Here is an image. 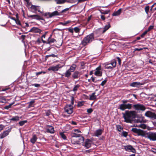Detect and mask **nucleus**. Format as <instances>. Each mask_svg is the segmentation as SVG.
<instances>
[{
    "mask_svg": "<svg viewBox=\"0 0 156 156\" xmlns=\"http://www.w3.org/2000/svg\"><path fill=\"white\" fill-rule=\"evenodd\" d=\"M136 114L135 111H126L125 113H122L124 121L126 122H130L133 118H134Z\"/></svg>",
    "mask_w": 156,
    "mask_h": 156,
    "instance_id": "nucleus-1",
    "label": "nucleus"
},
{
    "mask_svg": "<svg viewBox=\"0 0 156 156\" xmlns=\"http://www.w3.org/2000/svg\"><path fill=\"white\" fill-rule=\"evenodd\" d=\"M94 38L93 33L87 35L82 41L81 44L83 46H85L90 43L94 40Z\"/></svg>",
    "mask_w": 156,
    "mask_h": 156,
    "instance_id": "nucleus-2",
    "label": "nucleus"
},
{
    "mask_svg": "<svg viewBox=\"0 0 156 156\" xmlns=\"http://www.w3.org/2000/svg\"><path fill=\"white\" fill-rule=\"evenodd\" d=\"M80 139L82 141V143H83V145L86 148H88L90 147L92 141L90 140L87 139L85 140L84 137H81Z\"/></svg>",
    "mask_w": 156,
    "mask_h": 156,
    "instance_id": "nucleus-3",
    "label": "nucleus"
},
{
    "mask_svg": "<svg viewBox=\"0 0 156 156\" xmlns=\"http://www.w3.org/2000/svg\"><path fill=\"white\" fill-rule=\"evenodd\" d=\"M60 15V13L58 12L57 11H55L52 12H47L44 13V16H46L47 18H51L53 16H59Z\"/></svg>",
    "mask_w": 156,
    "mask_h": 156,
    "instance_id": "nucleus-4",
    "label": "nucleus"
},
{
    "mask_svg": "<svg viewBox=\"0 0 156 156\" xmlns=\"http://www.w3.org/2000/svg\"><path fill=\"white\" fill-rule=\"evenodd\" d=\"M134 109L139 112L144 111L146 108L145 106L141 104H136L133 105Z\"/></svg>",
    "mask_w": 156,
    "mask_h": 156,
    "instance_id": "nucleus-5",
    "label": "nucleus"
},
{
    "mask_svg": "<svg viewBox=\"0 0 156 156\" xmlns=\"http://www.w3.org/2000/svg\"><path fill=\"white\" fill-rule=\"evenodd\" d=\"M131 131L135 134V136H144V133L143 131L140 129H138L135 128H132Z\"/></svg>",
    "mask_w": 156,
    "mask_h": 156,
    "instance_id": "nucleus-6",
    "label": "nucleus"
},
{
    "mask_svg": "<svg viewBox=\"0 0 156 156\" xmlns=\"http://www.w3.org/2000/svg\"><path fill=\"white\" fill-rule=\"evenodd\" d=\"M73 106L71 105H67L64 107L65 112L69 114H70L73 112Z\"/></svg>",
    "mask_w": 156,
    "mask_h": 156,
    "instance_id": "nucleus-7",
    "label": "nucleus"
},
{
    "mask_svg": "<svg viewBox=\"0 0 156 156\" xmlns=\"http://www.w3.org/2000/svg\"><path fill=\"white\" fill-rule=\"evenodd\" d=\"M132 107V105L130 104H121L119 105V108L122 111L126 109H130Z\"/></svg>",
    "mask_w": 156,
    "mask_h": 156,
    "instance_id": "nucleus-8",
    "label": "nucleus"
},
{
    "mask_svg": "<svg viewBox=\"0 0 156 156\" xmlns=\"http://www.w3.org/2000/svg\"><path fill=\"white\" fill-rule=\"evenodd\" d=\"M124 149L127 151L131 152L133 153H135L136 150L131 145H127L123 146Z\"/></svg>",
    "mask_w": 156,
    "mask_h": 156,
    "instance_id": "nucleus-9",
    "label": "nucleus"
},
{
    "mask_svg": "<svg viewBox=\"0 0 156 156\" xmlns=\"http://www.w3.org/2000/svg\"><path fill=\"white\" fill-rule=\"evenodd\" d=\"M61 68V67L60 66V65L58 64L55 66H51L50 67L48 68V70L49 71L52 70L54 71H57Z\"/></svg>",
    "mask_w": 156,
    "mask_h": 156,
    "instance_id": "nucleus-10",
    "label": "nucleus"
},
{
    "mask_svg": "<svg viewBox=\"0 0 156 156\" xmlns=\"http://www.w3.org/2000/svg\"><path fill=\"white\" fill-rule=\"evenodd\" d=\"M28 17L29 18H31L32 19H34L37 20H44L43 18L37 15H28Z\"/></svg>",
    "mask_w": 156,
    "mask_h": 156,
    "instance_id": "nucleus-11",
    "label": "nucleus"
},
{
    "mask_svg": "<svg viewBox=\"0 0 156 156\" xmlns=\"http://www.w3.org/2000/svg\"><path fill=\"white\" fill-rule=\"evenodd\" d=\"M145 115L148 117L153 118L154 119H156V114L150 111H148L146 112L145 114Z\"/></svg>",
    "mask_w": 156,
    "mask_h": 156,
    "instance_id": "nucleus-12",
    "label": "nucleus"
},
{
    "mask_svg": "<svg viewBox=\"0 0 156 156\" xmlns=\"http://www.w3.org/2000/svg\"><path fill=\"white\" fill-rule=\"evenodd\" d=\"M46 131L48 133H53L55 130L53 127L50 125H47L46 127Z\"/></svg>",
    "mask_w": 156,
    "mask_h": 156,
    "instance_id": "nucleus-13",
    "label": "nucleus"
},
{
    "mask_svg": "<svg viewBox=\"0 0 156 156\" xmlns=\"http://www.w3.org/2000/svg\"><path fill=\"white\" fill-rule=\"evenodd\" d=\"M102 74V73L101 71V67L100 66H99L96 68L94 75L97 76H101Z\"/></svg>",
    "mask_w": 156,
    "mask_h": 156,
    "instance_id": "nucleus-14",
    "label": "nucleus"
},
{
    "mask_svg": "<svg viewBox=\"0 0 156 156\" xmlns=\"http://www.w3.org/2000/svg\"><path fill=\"white\" fill-rule=\"evenodd\" d=\"M41 30L36 27H32L29 31V32L35 33H41Z\"/></svg>",
    "mask_w": 156,
    "mask_h": 156,
    "instance_id": "nucleus-15",
    "label": "nucleus"
},
{
    "mask_svg": "<svg viewBox=\"0 0 156 156\" xmlns=\"http://www.w3.org/2000/svg\"><path fill=\"white\" fill-rule=\"evenodd\" d=\"M143 85V83H141L140 82H134L130 84V86L135 87H138L140 85Z\"/></svg>",
    "mask_w": 156,
    "mask_h": 156,
    "instance_id": "nucleus-16",
    "label": "nucleus"
},
{
    "mask_svg": "<svg viewBox=\"0 0 156 156\" xmlns=\"http://www.w3.org/2000/svg\"><path fill=\"white\" fill-rule=\"evenodd\" d=\"M79 72L78 71H75L72 75V78L73 79H78L80 76Z\"/></svg>",
    "mask_w": 156,
    "mask_h": 156,
    "instance_id": "nucleus-17",
    "label": "nucleus"
},
{
    "mask_svg": "<svg viewBox=\"0 0 156 156\" xmlns=\"http://www.w3.org/2000/svg\"><path fill=\"white\" fill-rule=\"evenodd\" d=\"M73 133H74L75 135L73 136H80L82 135L80 133H81V132L78 129H74V132H73Z\"/></svg>",
    "mask_w": 156,
    "mask_h": 156,
    "instance_id": "nucleus-18",
    "label": "nucleus"
},
{
    "mask_svg": "<svg viewBox=\"0 0 156 156\" xmlns=\"http://www.w3.org/2000/svg\"><path fill=\"white\" fill-rule=\"evenodd\" d=\"M72 72H71L68 69L66 72L64 73L65 76L67 78H69L70 77Z\"/></svg>",
    "mask_w": 156,
    "mask_h": 156,
    "instance_id": "nucleus-19",
    "label": "nucleus"
},
{
    "mask_svg": "<svg viewBox=\"0 0 156 156\" xmlns=\"http://www.w3.org/2000/svg\"><path fill=\"white\" fill-rule=\"evenodd\" d=\"M76 66L75 64H73L70 66L69 69H68L72 72H73L76 69Z\"/></svg>",
    "mask_w": 156,
    "mask_h": 156,
    "instance_id": "nucleus-20",
    "label": "nucleus"
},
{
    "mask_svg": "<svg viewBox=\"0 0 156 156\" xmlns=\"http://www.w3.org/2000/svg\"><path fill=\"white\" fill-rule=\"evenodd\" d=\"M122 11V9H120L117 11L115 12L112 14V16H116L119 15L121 13Z\"/></svg>",
    "mask_w": 156,
    "mask_h": 156,
    "instance_id": "nucleus-21",
    "label": "nucleus"
},
{
    "mask_svg": "<svg viewBox=\"0 0 156 156\" xmlns=\"http://www.w3.org/2000/svg\"><path fill=\"white\" fill-rule=\"evenodd\" d=\"M95 93L94 92L91 95H90V100H93L96 99L97 96L95 95Z\"/></svg>",
    "mask_w": 156,
    "mask_h": 156,
    "instance_id": "nucleus-22",
    "label": "nucleus"
},
{
    "mask_svg": "<svg viewBox=\"0 0 156 156\" xmlns=\"http://www.w3.org/2000/svg\"><path fill=\"white\" fill-rule=\"evenodd\" d=\"M35 102V101L34 100H32L30 101L28 103V104H29V105L28 106V108H30L31 107H33L34 106V103Z\"/></svg>",
    "mask_w": 156,
    "mask_h": 156,
    "instance_id": "nucleus-23",
    "label": "nucleus"
},
{
    "mask_svg": "<svg viewBox=\"0 0 156 156\" xmlns=\"http://www.w3.org/2000/svg\"><path fill=\"white\" fill-rule=\"evenodd\" d=\"M11 129H9L8 130L4 131L2 134V136H8L9 133L11 131Z\"/></svg>",
    "mask_w": 156,
    "mask_h": 156,
    "instance_id": "nucleus-24",
    "label": "nucleus"
},
{
    "mask_svg": "<svg viewBox=\"0 0 156 156\" xmlns=\"http://www.w3.org/2000/svg\"><path fill=\"white\" fill-rule=\"evenodd\" d=\"M51 35L50 36V37H49L48 38V40L47 44H50L51 43H54L55 41H56L55 40V39H54V38H52V39H51L50 40V37H51Z\"/></svg>",
    "mask_w": 156,
    "mask_h": 156,
    "instance_id": "nucleus-25",
    "label": "nucleus"
},
{
    "mask_svg": "<svg viewBox=\"0 0 156 156\" xmlns=\"http://www.w3.org/2000/svg\"><path fill=\"white\" fill-rule=\"evenodd\" d=\"M102 133V130L101 129H99L97 130L95 133V135L96 136L101 135Z\"/></svg>",
    "mask_w": 156,
    "mask_h": 156,
    "instance_id": "nucleus-26",
    "label": "nucleus"
},
{
    "mask_svg": "<svg viewBox=\"0 0 156 156\" xmlns=\"http://www.w3.org/2000/svg\"><path fill=\"white\" fill-rule=\"evenodd\" d=\"M110 27L109 23L105 26L104 28V30L103 31V33H104L107 30H108Z\"/></svg>",
    "mask_w": 156,
    "mask_h": 156,
    "instance_id": "nucleus-27",
    "label": "nucleus"
},
{
    "mask_svg": "<svg viewBox=\"0 0 156 156\" xmlns=\"http://www.w3.org/2000/svg\"><path fill=\"white\" fill-rule=\"evenodd\" d=\"M80 86L79 84H76L75 85L73 88V91L74 92L76 91L79 88Z\"/></svg>",
    "mask_w": 156,
    "mask_h": 156,
    "instance_id": "nucleus-28",
    "label": "nucleus"
},
{
    "mask_svg": "<svg viewBox=\"0 0 156 156\" xmlns=\"http://www.w3.org/2000/svg\"><path fill=\"white\" fill-rule=\"evenodd\" d=\"M19 120V117L18 116H15L10 119L11 121H12L14 122L17 121Z\"/></svg>",
    "mask_w": 156,
    "mask_h": 156,
    "instance_id": "nucleus-29",
    "label": "nucleus"
},
{
    "mask_svg": "<svg viewBox=\"0 0 156 156\" xmlns=\"http://www.w3.org/2000/svg\"><path fill=\"white\" fill-rule=\"evenodd\" d=\"M137 126L144 129H145L146 128V126L145 124H142L141 122L140 124L137 125Z\"/></svg>",
    "mask_w": 156,
    "mask_h": 156,
    "instance_id": "nucleus-30",
    "label": "nucleus"
},
{
    "mask_svg": "<svg viewBox=\"0 0 156 156\" xmlns=\"http://www.w3.org/2000/svg\"><path fill=\"white\" fill-rule=\"evenodd\" d=\"M116 128L119 131H121L123 129V128L120 125H117L116 126Z\"/></svg>",
    "mask_w": 156,
    "mask_h": 156,
    "instance_id": "nucleus-31",
    "label": "nucleus"
},
{
    "mask_svg": "<svg viewBox=\"0 0 156 156\" xmlns=\"http://www.w3.org/2000/svg\"><path fill=\"white\" fill-rule=\"evenodd\" d=\"M37 137H32L30 139V142L33 144H34L36 141Z\"/></svg>",
    "mask_w": 156,
    "mask_h": 156,
    "instance_id": "nucleus-32",
    "label": "nucleus"
},
{
    "mask_svg": "<svg viewBox=\"0 0 156 156\" xmlns=\"http://www.w3.org/2000/svg\"><path fill=\"white\" fill-rule=\"evenodd\" d=\"M148 48L146 47H144L143 48H136L134 49V51H140L143 49H147Z\"/></svg>",
    "mask_w": 156,
    "mask_h": 156,
    "instance_id": "nucleus-33",
    "label": "nucleus"
},
{
    "mask_svg": "<svg viewBox=\"0 0 156 156\" xmlns=\"http://www.w3.org/2000/svg\"><path fill=\"white\" fill-rule=\"evenodd\" d=\"M38 6L34 5H32L31 6V8L32 9L34 10L35 11H37V10Z\"/></svg>",
    "mask_w": 156,
    "mask_h": 156,
    "instance_id": "nucleus-34",
    "label": "nucleus"
},
{
    "mask_svg": "<svg viewBox=\"0 0 156 156\" xmlns=\"http://www.w3.org/2000/svg\"><path fill=\"white\" fill-rule=\"evenodd\" d=\"M147 136H156V134L151 132H149L148 133Z\"/></svg>",
    "mask_w": 156,
    "mask_h": 156,
    "instance_id": "nucleus-35",
    "label": "nucleus"
},
{
    "mask_svg": "<svg viewBox=\"0 0 156 156\" xmlns=\"http://www.w3.org/2000/svg\"><path fill=\"white\" fill-rule=\"evenodd\" d=\"M71 21L69 20L67 21L64 22H60V24H62L64 26L66 25L67 24L69 23Z\"/></svg>",
    "mask_w": 156,
    "mask_h": 156,
    "instance_id": "nucleus-36",
    "label": "nucleus"
},
{
    "mask_svg": "<svg viewBox=\"0 0 156 156\" xmlns=\"http://www.w3.org/2000/svg\"><path fill=\"white\" fill-rule=\"evenodd\" d=\"M14 103H12L6 106L4 108L6 109H9V108H11L12 105H13Z\"/></svg>",
    "mask_w": 156,
    "mask_h": 156,
    "instance_id": "nucleus-37",
    "label": "nucleus"
},
{
    "mask_svg": "<svg viewBox=\"0 0 156 156\" xmlns=\"http://www.w3.org/2000/svg\"><path fill=\"white\" fill-rule=\"evenodd\" d=\"M27 122V120L21 121L19 122V124L20 126H22Z\"/></svg>",
    "mask_w": 156,
    "mask_h": 156,
    "instance_id": "nucleus-38",
    "label": "nucleus"
},
{
    "mask_svg": "<svg viewBox=\"0 0 156 156\" xmlns=\"http://www.w3.org/2000/svg\"><path fill=\"white\" fill-rule=\"evenodd\" d=\"M150 7L149 6H147L145 8V10L146 13L147 14L149 12Z\"/></svg>",
    "mask_w": 156,
    "mask_h": 156,
    "instance_id": "nucleus-39",
    "label": "nucleus"
},
{
    "mask_svg": "<svg viewBox=\"0 0 156 156\" xmlns=\"http://www.w3.org/2000/svg\"><path fill=\"white\" fill-rule=\"evenodd\" d=\"M74 31L76 33H78L80 31V29L78 27H75L74 29Z\"/></svg>",
    "mask_w": 156,
    "mask_h": 156,
    "instance_id": "nucleus-40",
    "label": "nucleus"
},
{
    "mask_svg": "<svg viewBox=\"0 0 156 156\" xmlns=\"http://www.w3.org/2000/svg\"><path fill=\"white\" fill-rule=\"evenodd\" d=\"M110 64L113 66V68L115 67L116 65V61H114L111 62Z\"/></svg>",
    "mask_w": 156,
    "mask_h": 156,
    "instance_id": "nucleus-41",
    "label": "nucleus"
},
{
    "mask_svg": "<svg viewBox=\"0 0 156 156\" xmlns=\"http://www.w3.org/2000/svg\"><path fill=\"white\" fill-rule=\"evenodd\" d=\"M66 1V0H58L57 2V3L59 4L64 3Z\"/></svg>",
    "mask_w": 156,
    "mask_h": 156,
    "instance_id": "nucleus-42",
    "label": "nucleus"
},
{
    "mask_svg": "<svg viewBox=\"0 0 156 156\" xmlns=\"http://www.w3.org/2000/svg\"><path fill=\"white\" fill-rule=\"evenodd\" d=\"M128 135V133L126 132L123 131L122 133V135L123 136H126Z\"/></svg>",
    "mask_w": 156,
    "mask_h": 156,
    "instance_id": "nucleus-43",
    "label": "nucleus"
},
{
    "mask_svg": "<svg viewBox=\"0 0 156 156\" xmlns=\"http://www.w3.org/2000/svg\"><path fill=\"white\" fill-rule=\"evenodd\" d=\"M151 140L155 141L156 140V137H146Z\"/></svg>",
    "mask_w": 156,
    "mask_h": 156,
    "instance_id": "nucleus-44",
    "label": "nucleus"
},
{
    "mask_svg": "<svg viewBox=\"0 0 156 156\" xmlns=\"http://www.w3.org/2000/svg\"><path fill=\"white\" fill-rule=\"evenodd\" d=\"M110 65V64H108L107 65H106L105 66V68L106 69H113V67H112V66H108V65Z\"/></svg>",
    "mask_w": 156,
    "mask_h": 156,
    "instance_id": "nucleus-45",
    "label": "nucleus"
},
{
    "mask_svg": "<svg viewBox=\"0 0 156 156\" xmlns=\"http://www.w3.org/2000/svg\"><path fill=\"white\" fill-rule=\"evenodd\" d=\"M129 101V100H122V104H127L126 103Z\"/></svg>",
    "mask_w": 156,
    "mask_h": 156,
    "instance_id": "nucleus-46",
    "label": "nucleus"
},
{
    "mask_svg": "<svg viewBox=\"0 0 156 156\" xmlns=\"http://www.w3.org/2000/svg\"><path fill=\"white\" fill-rule=\"evenodd\" d=\"M16 24L18 25H21V24L20 22V21L18 19H16V21H15Z\"/></svg>",
    "mask_w": 156,
    "mask_h": 156,
    "instance_id": "nucleus-47",
    "label": "nucleus"
},
{
    "mask_svg": "<svg viewBox=\"0 0 156 156\" xmlns=\"http://www.w3.org/2000/svg\"><path fill=\"white\" fill-rule=\"evenodd\" d=\"M148 32L146 30L144 31V33L141 35V37H144L147 33Z\"/></svg>",
    "mask_w": 156,
    "mask_h": 156,
    "instance_id": "nucleus-48",
    "label": "nucleus"
},
{
    "mask_svg": "<svg viewBox=\"0 0 156 156\" xmlns=\"http://www.w3.org/2000/svg\"><path fill=\"white\" fill-rule=\"evenodd\" d=\"M76 0H66V1L69 3H74Z\"/></svg>",
    "mask_w": 156,
    "mask_h": 156,
    "instance_id": "nucleus-49",
    "label": "nucleus"
},
{
    "mask_svg": "<svg viewBox=\"0 0 156 156\" xmlns=\"http://www.w3.org/2000/svg\"><path fill=\"white\" fill-rule=\"evenodd\" d=\"M154 28V26H150L148 28V29L147 30L148 32L150 31L152 29Z\"/></svg>",
    "mask_w": 156,
    "mask_h": 156,
    "instance_id": "nucleus-50",
    "label": "nucleus"
},
{
    "mask_svg": "<svg viewBox=\"0 0 156 156\" xmlns=\"http://www.w3.org/2000/svg\"><path fill=\"white\" fill-rule=\"evenodd\" d=\"M69 32L71 33H73L74 31V29L72 28H69L68 29Z\"/></svg>",
    "mask_w": 156,
    "mask_h": 156,
    "instance_id": "nucleus-51",
    "label": "nucleus"
},
{
    "mask_svg": "<svg viewBox=\"0 0 156 156\" xmlns=\"http://www.w3.org/2000/svg\"><path fill=\"white\" fill-rule=\"evenodd\" d=\"M106 82L107 80H105L102 82L101 85L102 86H104V85L106 83Z\"/></svg>",
    "mask_w": 156,
    "mask_h": 156,
    "instance_id": "nucleus-52",
    "label": "nucleus"
},
{
    "mask_svg": "<svg viewBox=\"0 0 156 156\" xmlns=\"http://www.w3.org/2000/svg\"><path fill=\"white\" fill-rule=\"evenodd\" d=\"M93 111L92 109L91 108H90L87 109V112L89 113H91Z\"/></svg>",
    "mask_w": 156,
    "mask_h": 156,
    "instance_id": "nucleus-53",
    "label": "nucleus"
},
{
    "mask_svg": "<svg viewBox=\"0 0 156 156\" xmlns=\"http://www.w3.org/2000/svg\"><path fill=\"white\" fill-rule=\"evenodd\" d=\"M84 104L83 101L80 102L78 103V105L79 106H81L83 105Z\"/></svg>",
    "mask_w": 156,
    "mask_h": 156,
    "instance_id": "nucleus-54",
    "label": "nucleus"
},
{
    "mask_svg": "<svg viewBox=\"0 0 156 156\" xmlns=\"http://www.w3.org/2000/svg\"><path fill=\"white\" fill-rule=\"evenodd\" d=\"M117 59L119 64V65H120L121 64V59H120V58L119 57H117Z\"/></svg>",
    "mask_w": 156,
    "mask_h": 156,
    "instance_id": "nucleus-55",
    "label": "nucleus"
},
{
    "mask_svg": "<svg viewBox=\"0 0 156 156\" xmlns=\"http://www.w3.org/2000/svg\"><path fill=\"white\" fill-rule=\"evenodd\" d=\"M5 127V126L2 125H0V131L2 130Z\"/></svg>",
    "mask_w": 156,
    "mask_h": 156,
    "instance_id": "nucleus-56",
    "label": "nucleus"
},
{
    "mask_svg": "<svg viewBox=\"0 0 156 156\" xmlns=\"http://www.w3.org/2000/svg\"><path fill=\"white\" fill-rule=\"evenodd\" d=\"M33 85L37 87H38L40 86V84L37 83L33 84Z\"/></svg>",
    "mask_w": 156,
    "mask_h": 156,
    "instance_id": "nucleus-57",
    "label": "nucleus"
},
{
    "mask_svg": "<svg viewBox=\"0 0 156 156\" xmlns=\"http://www.w3.org/2000/svg\"><path fill=\"white\" fill-rule=\"evenodd\" d=\"M151 151L155 154H156V149L152 148Z\"/></svg>",
    "mask_w": 156,
    "mask_h": 156,
    "instance_id": "nucleus-58",
    "label": "nucleus"
},
{
    "mask_svg": "<svg viewBox=\"0 0 156 156\" xmlns=\"http://www.w3.org/2000/svg\"><path fill=\"white\" fill-rule=\"evenodd\" d=\"M101 19L103 20H105V17L103 15H101Z\"/></svg>",
    "mask_w": 156,
    "mask_h": 156,
    "instance_id": "nucleus-59",
    "label": "nucleus"
},
{
    "mask_svg": "<svg viewBox=\"0 0 156 156\" xmlns=\"http://www.w3.org/2000/svg\"><path fill=\"white\" fill-rule=\"evenodd\" d=\"M37 11H38L39 12H40L41 13H42V11H41L40 10V7L38 6V8H37Z\"/></svg>",
    "mask_w": 156,
    "mask_h": 156,
    "instance_id": "nucleus-60",
    "label": "nucleus"
},
{
    "mask_svg": "<svg viewBox=\"0 0 156 156\" xmlns=\"http://www.w3.org/2000/svg\"><path fill=\"white\" fill-rule=\"evenodd\" d=\"M73 99H74L73 97H72L71 98V104H72L71 105H73V103H74Z\"/></svg>",
    "mask_w": 156,
    "mask_h": 156,
    "instance_id": "nucleus-61",
    "label": "nucleus"
},
{
    "mask_svg": "<svg viewBox=\"0 0 156 156\" xmlns=\"http://www.w3.org/2000/svg\"><path fill=\"white\" fill-rule=\"evenodd\" d=\"M71 123L72 124L74 125H76L77 124V123L76 122L73 121H72Z\"/></svg>",
    "mask_w": 156,
    "mask_h": 156,
    "instance_id": "nucleus-62",
    "label": "nucleus"
},
{
    "mask_svg": "<svg viewBox=\"0 0 156 156\" xmlns=\"http://www.w3.org/2000/svg\"><path fill=\"white\" fill-rule=\"evenodd\" d=\"M60 135H61V136H65L64 135V134L63 133H60Z\"/></svg>",
    "mask_w": 156,
    "mask_h": 156,
    "instance_id": "nucleus-63",
    "label": "nucleus"
},
{
    "mask_svg": "<svg viewBox=\"0 0 156 156\" xmlns=\"http://www.w3.org/2000/svg\"><path fill=\"white\" fill-rule=\"evenodd\" d=\"M8 156H13V154L11 153L9 154Z\"/></svg>",
    "mask_w": 156,
    "mask_h": 156,
    "instance_id": "nucleus-64",
    "label": "nucleus"
}]
</instances>
